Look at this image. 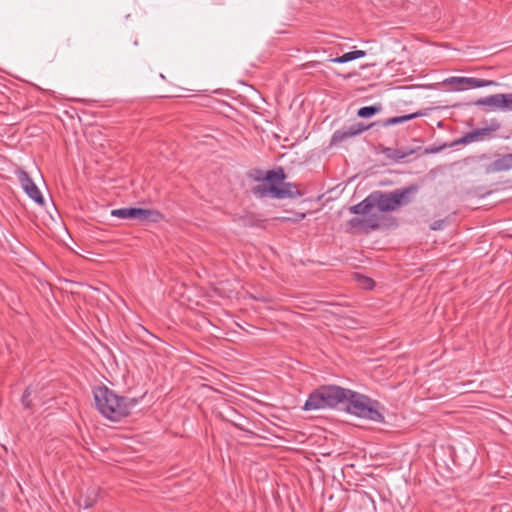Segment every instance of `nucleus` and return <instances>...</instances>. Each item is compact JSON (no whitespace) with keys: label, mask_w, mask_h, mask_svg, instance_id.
Returning a JSON list of instances; mask_svg holds the SVG:
<instances>
[{"label":"nucleus","mask_w":512,"mask_h":512,"mask_svg":"<svg viewBox=\"0 0 512 512\" xmlns=\"http://www.w3.org/2000/svg\"><path fill=\"white\" fill-rule=\"evenodd\" d=\"M374 123H371L369 125H366L362 122L355 123L349 127H343L341 129L336 130L330 141L331 146H337L347 140L348 138L360 135L364 131L368 130L370 127H372Z\"/></svg>","instance_id":"9"},{"label":"nucleus","mask_w":512,"mask_h":512,"mask_svg":"<svg viewBox=\"0 0 512 512\" xmlns=\"http://www.w3.org/2000/svg\"><path fill=\"white\" fill-rule=\"evenodd\" d=\"M419 188L418 184H411L391 192L373 191L371 192L373 207H377L380 212L395 211L399 207L411 203Z\"/></svg>","instance_id":"2"},{"label":"nucleus","mask_w":512,"mask_h":512,"mask_svg":"<svg viewBox=\"0 0 512 512\" xmlns=\"http://www.w3.org/2000/svg\"><path fill=\"white\" fill-rule=\"evenodd\" d=\"M476 106H488L493 110L500 109L503 111L512 110V93L494 94L487 97L479 98L474 102Z\"/></svg>","instance_id":"7"},{"label":"nucleus","mask_w":512,"mask_h":512,"mask_svg":"<svg viewBox=\"0 0 512 512\" xmlns=\"http://www.w3.org/2000/svg\"><path fill=\"white\" fill-rule=\"evenodd\" d=\"M357 280L359 284L365 289H372L375 285L373 279L362 275H358Z\"/></svg>","instance_id":"23"},{"label":"nucleus","mask_w":512,"mask_h":512,"mask_svg":"<svg viewBox=\"0 0 512 512\" xmlns=\"http://www.w3.org/2000/svg\"><path fill=\"white\" fill-rule=\"evenodd\" d=\"M99 489L97 487H91L87 489L86 494L80 495L78 499V505L84 509L91 508L98 499Z\"/></svg>","instance_id":"14"},{"label":"nucleus","mask_w":512,"mask_h":512,"mask_svg":"<svg viewBox=\"0 0 512 512\" xmlns=\"http://www.w3.org/2000/svg\"><path fill=\"white\" fill-rule=\"evenodd\" d=\"M134 45H135V46H137V45H138V41H137V40H135V41H134Z\"/></svg>","instance_id":"30"},{"label":"nucleus","mask_w":512,"mask_h":512,"mask_svg":"<svg viewBox=\"0 0 512 512\" xmlns=\"http://www.w3.org/2000/svg\"><path fill=\"white\" fill-rule=\"evenodd\" d=\"M382 110V105L380 103L371 105V106H364L358 109L357 115L361 118H370L374 116L375 114L379 113Z\"/></svg>","instance_id":"18"},{"label":"nucleus","mask_w":512,"mask_h":512,"mask_svg":"<svg viewBox=\"0 0 512 512\" xmlns=\"http://www.w3.org/2000/svg\"><path fill=\"white\" fill-rule=\"evenodd\" d=\"M32 394V389L30 386H28L24 392H23V395L21 397V403L22 405L27 408V409H30L32 408V401L30 399V396Z\"/></svg>","instance_id":"21"},{"label":"nucleus","mask_w":512,"mask_h":512,"mask_svg":"<svg viewBox=\"0 0 512 512\" xmlns=\"http://www.w3.org/2000/svg\"><path fill=\"white\" fill-rule=\"evenodd\" d=\"M111 215L118 217L120 219H135L140 222L153 223H157L164 218L163 214L158 210L138 207H125L114 209L111 211Z\"/></svg>","instance_id":"5"},{"label":"nucleus","mask_w":512,"mask_h":512,"mask_svg":"<svg viewBox=\"0 0 512 512\" xmlns=\"http://www.w3.org/2000/svg\"><path fill=\"white\" fill-rule=\"evenodd\" d=\"M286 179V173L282 167L268 170L264 177H255V181H267L270 185L282 184Z\"/></svg>","instance_id":"12"},{"label":"nucleus","mask_w":512,"mask_h":512,"mask_svg":"<svg viewBox=\"0 0 512 512\" xmlns=\"http://www.w3.org/2000/svg\"><path fill=\"white\" fill-rule=\"evenodd\" d=\"M15 175L17 176V179L25 193L36 203L43 205L45 201L42 193L29 174L24 169L18 168L15 171Z\"/></svg>","instance_id":"8"},{"label":"nucleus","mask_w":512,"mask_h":512,"mask_svg":"<svg viewBox=\"0 0 512 512\" xmlns=\"http://www.w3.org/2000/svg\"><path fill=\"white\" fill-rule=\"evenodd\" d=\"M282 184V187H277V190L280 191V194L276 193V199L295 198L302 196V193L296 184L290 182H283Z\"/></svg>","instance_id":"13"},{"label":"nucleus","mask_w":512,"mask_h":512,"mask_svg":"<svg viewBox=\"0 0 512 512\" xmlns=\"http://www.w3.org/2000/svg\"><path fill=\"white\" fill-rule=\"evenodd\" d=\"M348 392L349 389L337 385H322L309 394L303 409L310 411L334 408L344 402Z\"/></svg>","instance_id":"4"},{"label":"nucleus","mask_w":512,"mask_h":512,"mask_svg":"<svg viewBox=\"0 0 512 512\" xmlns=\"http://www.w3.org/2000/svg\"><path fill=\"white\" fill-rule=\"evenodd\" d=\"M442 221H435L433 225L431 226L432 230H437L441 227Z\"/></svg>","instance_id":"25"},{"label":"nucleus","mask_w":512,"mask_h":512,"mask_svg":"<svg viewBox=\"0 0 512 512\" xmlns=\"http://www.w3.org/2000/svg\"><path fill=\"white\" fill-rule=\"evenodd\" d=\"M373 208L374 207H373V202H372L371 193H370L364 200H362L358 204L350 206L349 211L352 214H356V215L361 214V215H365L367 217L372 214L371 211Z\"/></svg>","instance_id":"15"},{"label":"nucleus","mask_w":512,"mask_h":512,"mask_svg":"<svg viewBox=\"0 0 512 512\" xmlns=\"http://www.w3.org/2000/svg\"><path fill=\"white\" fill-rule=\"evenodd\" d=\"M445 83L451 86V90L463 91L472 88H481L497 85L496 81L479 79L474 77H450L445 80Z\"/></svg>","instance_id":"6"},{"label":"nucleus","mask_w":512,"mask_h":512,"mask_svg":"<svg viewBox=\"0 0 512 512\" xmlns=\"http://www.w3.org/2000/svg\"><path fill=\"white\" fill-rule=\"evenodd\" d=\"M93 395L96 409L111 421H119L128 416L137 404L136 399L119 396L107 386L96 387Z\"/></svg>","instance_id":"1"},{"label":"nucleus","mask_w":512,"mask_h":512,"mask_svg":"<svg viewBox=\"0 0 512 512\" xmlns=\"http://www.w3.org/2000/svg\"><path fill=\"white\" fill-rule=\"evenodd\" d=\"M344 402L348 413L370 421L384 422L381 405L377 400L349 389Z\"/></svg>","instance_id":"3"},{"label":"nucleus","mask_w":512,"mask_h":512,"mask_svg":"<svg viewBox=\"0 0 512 512\" xmlns=\"http://www.w3.org/2000/svg\"><path fill=\"white\" fill-rule=\"evenodd\" d=\"M422 115H423V113H421V112H415V113H411V114H407V115H403V116L391 117V118L384 120L381 124L383 127L393 126V125L401 124V123L416 119Z\"/></svg>","instance_id":"17"},{"label":"nucleus","mask_w":512,"mask_h":512,"mask_svg":"<svg viewBox=\"0 0 512 512\" xmlns=\"http://www.w3.org/2000/svg\"><path fill=\"white\" fill-rule=\"evenodd\" d=\"M351 52L353 54L354 59L362 58L366 55V52L363 50H354Z\"/></svg>","instance_id":"24"},{"label":"nucleus","mask_w":512,"mask_h":512,"mask_svg":"<svg viewBox=\"0 0 512 512\" xmlns=\"http://www.w3.org/2000/svg\"><path fill=\"white\" fill-rule=\"evenodd\" d=\"M440 150H441V148H436V149H434L433 151H434V152H438V151H440Z\"/></svg>","instance_id":"29"},{"label":"nucleus","mask_w":512,"mask_h":512,"mask_svg":"<svg viewBox=\"0 0 512 512\" xmlns=\"http://www.w3.org/2000/svg\"><path fill=\"white\" fill-rule=\"evenodd\" d=\"M499 128L500 123L496 120H493L489 127L480 128L478 129V131L482 139H484L485 137H488L492 132L498 130Z\"/></svg>","instance_id":"20"},{"label":"nucleus","mask_w":512,"mask_h":512,"mask_svg":"<svg viewBox=\"0 0 512 512\" xmlns=\"http://www.w3.org/2000/svg\"><path fill=\"white\" fill-rule=\"evenodd\" d=\"M346 227L347 232L361 229L377 230L381 227V218L377 214H371L365 218L353 217L347 221Z\"/></svg>","instance_id":"10"},{"label":"nucleus","mask_w":512,"mask_h":512,"mask_svg":"<svg viewBox=\"0 0 512 512\" xmlns=\"http://www.w3.org/2000/svg\"><path fill=\"white\" fill-rule=\"evenodd\" d=\"M2 99H4V97H3V96H0V105H2V104H3Z\"/></svg>","instance_id":"28"},{"label":"nucleus","mask_w":512,"mask_h":512,"mask_svg":"<svg viewBox=\"0 0 512 512\" xmlns=\"http://www.w3.org/2000/svg\"><path fill=\"white\" fill-rule=\"evenodd\" d=\"M254 172L256 173V176H255V177H262V175H261V174H262V171H261V170L256 169V170H254Z\"/></svg>","instance_id":"27"},{"label":"nucleus","mask_w":512,"mask_h":512,"mask_svg":"<svg viewBox=\"0 0 512 512\" xmlns=\"http://www.w3.org/2000/svg\"><path fill=\"white\" fill-rule=\"evenodd\" d=\"M352 60H355V59H354L353 54H352L351 51L347 52V53H344L341 56H338V57L330 59L331 62L339 63V64L346 63V62H349V61H352Z\"/></svg>","instance_id":"22"},{"label":"nucleus","mask_w":512,"mask_h":512,"mask_svg":"<svg viewBox=\"0 0 512 512\" xmlns=\"http://www.w3.org/2000/svg\"><path fill=\"white\" fill-rule=\"evenodd\" d=\"M212 3L215 5H222L224 4V0H212Z\"/></svg>","instance_id":"26"},{"label":"nucleus","mask_w":512,"mask_h":512,"mask_svg":"<svg viewBox=\"0 0 512 512\" xmlns=\"http://www.w3.org/2000/svg\"><path fill=\"white\" fill-rule=\"evenodd\" d=\"M251 192L253 193L254 196L258 198H264L268 195H271L273 198H275L276 193L280 194V191L277 190V186L266 184L254 186L251 189Z\"/></svg>","instance_id":"16"},{"label":"nucleus","mask_w":512,"mask_h":512,"mask_svg":"<svg viewBox=\"0 0 512 512\" xmlns=\"http://www.w3.org/2000/svg\"><path fill=\"white\" fill-rule=\"evenodd\" d=\"M483 140L481 135L479 134L478 129L473 130L471 132L466 133L463 137L456 140L454 144H468L471 142L481 141Z\"/></svg>","instance_id":"19"},{"label":"nucleus","mask_w":512,"mask_h":512,"mask_svg":"<svg viewBox=\"0 0 512 512\" xmlns=\"http://www.w3.org/2000/svg\"><path fill=\"white\" fill-rule=\"evenodd\" d=\"M512 169V153L502 155L485 167L486 174H493Z\"/></svg>","instance_id":"11"}]
</instances>
